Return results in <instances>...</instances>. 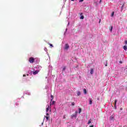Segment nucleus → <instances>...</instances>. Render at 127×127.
Instances as JSON below:
<instances>
[{"label": "nucleus", "instance_id": "f257e3e1", "mask_svg": "<svg viewBox=\"0 0 127 127\" xmlns=\"http://www.w3.org/2000/svg\"><path fill=\"white\" fill-rule=\"evenodd\" d=\"M35 61V60L32 57H31L29 59V62H30V63H34Z\"/></svg>", "mask_w": 127, "mask_h": 127}, {"label": "nucleus", "instance_id": "f03ea898", "mask_svg": "<svg viewBox=\"0 0 127 127\" xmlns=\"http://www.w3.org/2000/svg\"><path fill=\"white\" fill-rule=\"evenodd\" d=\"M68 49H69V45H68V44H66L65 45L64 49H65V50H67Z\"/></svg>", "mask_w": 127, "mask_h": 127}, {"label": "nucleus", "instance_id": "7ed1b4c3", "mask_svg": "<svg viewBox=\"0 0 127 127\" xmlns=\"http://www.w3.org/2000/svg\"><path fill=\"white\" fill-rule=\"evenodd\" d=\"M117 102H118V101L117 100H115V103H114V108L115 110L117 109Z\"/></svg>", "mask_w": 127, "mask_h": 127}, {"label": "nucleus", "instance_id": "20e7f679", "mask_svg": "<svg viewBox=\"0 0 127 127\" xmlns=\"http://www.w3.org/2000/svg\"><path fill=\"white\" fill-rule=\"evenodd\" d=\"M90 74L91 75L94 74V68H90Z\"/></svg>", "mask_w": 127, "mask_h": 127}, {"label": "nucleus", "instance_id": "39448f33", "mask_svg": "<svg viewBox=\"0 0 127 127\" xmlns=\"http://www.w3.org/2000/svg\"><path fill=\"white\" fill-rule=\"evenodd\" d=\"M80 19H84V15H83V13H80Z\"/></svg>", "mask_w": 127, "mask_h": 127}, {"label": "nucleus", "instance_id": "423d86ee", "mask_svg": "<svg viewBox=\"0 0 127 127\" xmlns=\"http://www.w3.org/2000/svg\"><path fill=\"white\" fill-rule=\"evenodd\" d=\"M38 72H39V70H36V71L33 72V75H36V74H37V73H38Z\"/></svg>", "mask_w": 127, "mask_h": 127}, {"label": "nucleus", "instance_id": "0eeeda50", "mask_svg": "<svg viewBox=\"0 0 127 127\" xmlns=\"http://www.w3.org/2000/svg\"><path fill=\"white\" fill-rule=\"evenodd\" d=\"M88 101L89 102V105H92V104H93V102H92V99L89 98Z\"/></svg>", "mask_w": 127, "mask_h": 127}, {"label": "nucleus", "instance_id": "6e6552de", "mask_svg": "<svg viewBox=\"0 0 127 127\" xmlns=\"http://www.w3.org/2000/svg\"><path fill=\"white\" fill-rule=\"evenodd\" d=\"M76 117H77V115L76 114H72L71 115V118H76Z\"/></svg>", "mask_w": 127, "mask_h": 127}, {"label": "nucleus", "instance_id": "1a4fd4ad", "mask_svg": "<svg viewBox=\"0 0 127 127\" xmlns=\"http://www.w3.org/2000/svg\"><path fill=\"white\" fill-rule=\"evenodd\" d=\"M46 112L48 113V112H49V105H48V107H47V109H46Z\"/></svg>", "mask_w": 127, "mask_h": 127}, {"label": "nucleus", "instance_id": "9d476101", "mask_svg": "<svg viewBox=\"0 0 127 127\" xmlns=\"http://www.w3.org/2000/svg\"><path fill=\"white\" fill-rule=\"evenodd\" d=\"M51 98H52L51 99V102H52V101H53V99H54V97L53 96V95H51Z\"/></svg>", "mask_w": 127, "mask_h": 127}, {"label": "nucleus", "instance_id": "9b49d317", "mask_svg": "<svg viewBox=\"0 0 127 127\" xmlns=\"http://www.w3.org/2000/svg\"><path fill=\"white\" fill-rule=\"evenodd\" d=\"M92 123V119H90L88 121V125H90Z\"/></svg>", "mask_w": 127, "mask_h": 127}, {"label": "nucleus", "instance_id": "f8f14e48", "mask_svg": "<svg viewBox=\"0 0 127 127\" xmlns=\"http://www.w3.org/2000/svg\"><path fill=\"white\" fill-rule=\"evenodd\" d=\"M83 93L84 94H87V90H86V89H83Z\"/></svg>", "mask_w": 127, "mask_h": 127}, {"label": "nucleus", "instance_id": "ddd939ff", "mask_svg": "<svg viewBox=\"0 0 127 127\" xmlns=\"http://www.w3.org/2000/svg\"><path fill=\"white\" fill-rule=\"evenodd\" d=\"M79 111H78V114H81V112H82V109L79 108Z\"/></svg>", "mask_w": 127, "mask_h": 127}, {"label": "nucleus", "instance_id": "4468645a", "mask_svg": "<svg viewBox=\"0 0 127 127\" xmlns=\"http://www.w3.org/2000/svg\"><path fill=\"white\" fill-rule=\"evenodd\" d=\"M123 48H124V50H127V47L126 46H124L123 47Z\"/></svg>", "mask_w": 127, "mask_h": 127}, {"label": "nucleus", "instance_id": "2eb2a0df", "mask_svg": "<svg viewBox=\"0 0 127 127\" xmlns=\"http://www.w3.org/2000/svg\"><path fill=\"white\" fill-rule=\"evenodd\" d=\"M47 121H49V117L48 116H45Z\"/></svg>", "mask_w": 127, "mask_h": 127}, {"label": "nucleus", "instance_id": "dca6fc26", "mask_svg": "<svg viewBox=\"0 0 127 127\" xmlns=\"http://www.w3.org/2000/svg\"><path fill=\"white\" fill-rule=\"evenodd\" d=\"M114 14H115V12H113L112 13L111 15V17H113V16H114Z\"/></svg>", "mask_w": 127, "mask_h": 127}, {"label": "nucleus", "instance_id": "f3484780", "mask_svg": "<svg viewBox=\"0 0 127 127\" xmlns=\"http://www.w3.org/2000/svg\"><path fill=\"white\" fill-rule=\"evenodd\" d=\"M65 70H66V66H64V67L63 68V71H65Z\"/></svg>", "mask_w": 127, "mask_h": 127}, {"label": "nucleus", "instance_id": "a211bd4d", "mask_svg": "<svg viewBox=\"0 0 127 127\" xmlns=\"http://www.w3.org/2000/svg\"><path fill=\"white\" fill-rule=\"evenodd\" d=\"M81 95V92L80 91L77 92V96H80Z\"/></svg>", "mask_w": 127, "mask_h": 127}, {"label": "nucleus", "instance_id": "6ab92c4d", "mask_svg": "<svg viewBox=\"0 0 127 127\" xmlns=\"http://www.w3.org/2000/svg\"><path fill=\"white\" fill-rule=\"evenodd\" d=\"M110 31H112L113 30V26H111V28H109Z\"/></svg>", "mask_w": 127, "mask_h": 127}, {"label": "nucleus", "instance_id": "aec40b11", "mask_svg": "<svg viewBox=\"0 0 127 127\" xmlns=\"http://www.w3.org/2000/svg\"><path fill=\"white\" fill-rule=\"evenodd\" d=\"M54 104H55V101H53L52 103H50V105H54Z\"/></svg>", "mask_w": 127, "mask_h": 127}, {"label": "nucleus", "instance_id": "412c9836", "mask_svg": "<svg viewBox=\"0 0 127 127\" xmlns=\"http://www.w3.org/2000/svg\"><path fill=\"white\" fill-rule=\"evenodd\" d=\"M71 105L72 106H75V102H72L71 103Z\"/></svg>", "mask_w": 127, "mask_h": 127}, {"label": "nucleus", "instance_id": "4be33fe9", "mask_svg": "<svg viewBox=\"0 0 127 127\" xmlns=\"http://www.w3.org/2000/svg\"><path fill=\"white\" fill-rule=\"evenodd\" d=\"M50 46H51V47H53V45L51 44H49Z\"/></svg>", "mask_w": 127, "mask_h": 127}, {"label": "nucleus", "instance_id": "5701e85b", "mask_svg": "<svg viewBox=\"0 0 127 127\" xmlns=\"http://www.w3.org/2000/svg\"><path fill=\"white\" fill-rule=\"evenodd\" d=\"M82 1H84V0H79V2H82Z\"/></svg>", "mask_w": 127, "mask_h": 127}, {"label": "nucleus", "instance_id": "b1692460", "mask_svg": "<svg viewBox=\"0 0 127 127\" xmlns=\"http://www.w3.org/2000/svg\"><path fill=\"white\" fill-rule=\"evenodd\" d=\"M110 119H111V120H113V119H114V117H110Z\"/></svg>", "mask_w": 127, "mask_h": 127}, {"label": "nucleus", "instance_id": "393cba45", "mask_svg": "<svg viewBox=\"0 0 127 127\" xmlns=\"http://www.w3.org/2000/svg\"><path fill=\"white\" fill-rule=\"evenodd\" d=\"M125 44H127V40L125 41Z\"/></svg>", "mask_w": 127, "mask_h": 127}, {"label": "nucleus", "instance_id": "a878e982", "mask_svg": "<svg viewBox=\"0 0 127 127\" xmlns=\"http://www.w3.org/2000/svg\"><path fill=\"white\" fill-rule=\"evenodd\" d=\"M125 7V3H124L122 5V8Z\"/></svg>", "mask_w": 127, "mask_h": 127}, {"label": "nucleus", "instance_id": "bb28decb", "mask_svg": "<svg viewBox=\"0 0 127 127\" xmlns=\"http://www.w3.org/2000/svg\"><path fill=\"white\" fill-rule=\"evenodd\" d=\"M119 63H120V64H123V62H122V61H120Z\"/></svg>", "mask_w": 127, "mask_h": 127}, {"label": "nucleus", "instance_id": "cd10ccee", "mask_svg": "<svg viewBox=\"0 0 127 127\" xmlns=\"http://www.w3.org/2000/svg\"><path fill=\"white\" fill-rule=\"evenodd\" d=\"M78 114V111H75V115H77Z\"/></svg>", "mask_w": 127, "mask_h": 127}, {"label": "nucleus", "instance_id": "c85d7f7f", "mask_svg": "<svg viewBox=\"0 0 127 127\" xmlns=\"http://www.w3.org/2000/svg\"><path fill=\"white\" fill-rule=\"evenodd\" d=\"M101 2H102V0H100L99 3H101Z\"/></svg>", "mask_w": 127, "mask_h": 127}, {"label": "nucleus", "instance_id": "c756f323", "mask_svg": "<svg viewBox=\"0 0 127 127\" xmlns=\"http://www.w3.org/2000/svg\"><path fill=\"white\" fill-rule=\"evenodd\" d=\"M26 75H25V74L23 75V77H26Z\"/></svg>", "mask_w": 127, "mask_h": 127}, {"label": "nucleus", "instance_id": "7c9ffc66", "mask_svg": "<svg viewBox=\"0 0 127 127\" xmlns=\"http://www.w3.org/2000/svg\"><path fill=\"white\" fill-rule=\"evenodd\" d=\"M46 115H47V116H49V113H47V114H46Z\"/></svg>", "mask_w": 127, "mask_h": 127}, {"label": "nucleus", "instance_id": "2f4dec72", "mask_svg": "<svg viewBox=\"0 0 127 127\" xmlns=\"http://www.w3.org/2000/svg\"><path fill=\"white\" fill-rule=\"evenodd\" d=\"M89 127H94V125H92L91 126H90Z\"/></svg>", "mask_w": 127, "mask_h": 127}, {"label": "nucleus", "instance_id": "473e14b6", "mask_svg": "<svg viewBox=\"0 0 127 127\" xmlns=\"http://www.w3.org/2000/svg\"><path fill=\"white\" fill-rule=\"evenodd\" d=\"M71 0V1H74V0Z\"/></svg>", "mask_w": 127, "mask_h": 127}, {"label": "nucleus", "instance_id": "72a5a7b5", "mask_svg": "<svg viewBox=\"0 0 127 127\" xmlns=\"http://www.w3.org/2000/svg\"><path fill=\"white\" fill-rule=\"evenodd\" d=\"M42 126H43V123H42Z\"/></svg>", "mask_w": 127, "mask_h": 127}, {"label": "nucleus", "instance_id": "f704fd0d", "mask_svg": "<svg viewBox=\"0 0 127 127\" xmlns=\"http://www.w3.org/2000/svg\"><path fill=\"white\" fill-rule=\"evenodd\" d=\"M105 66H108V65H107V64H106Z\"/></svg>", "mask_w": 127, "mask_h": 127}]
</instances>
